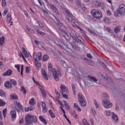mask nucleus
I'll return each mask as SVG.
<instances>
[{
    "label": "nucleus",
    "mask_w": 125,
    "mask_h": 125,
    "mask_svg": "<svg viewBox=\"0 0 125 125\" xmlns=\"http://www.w3.org/2000/svg\"><path fill=\"white\" fill-rule=\"evenodd\" d=\"M24 110L25 112H29V111H33V110H34V108L31 106H29L28 107H25Z\"/></svg>",
    "instance_id": "nucleus-30"
},
{
    "label": "nucleus",
    "mask_w": 125,
    "mask_h": 125,
    "mask_svg": "<svg viewBox=\"0 0 125 125\" xmlns=\"http://www.w3.org/2000/svg\"><path fill=\"white\" fill-rule=\"evenodd\" d=\"M31 121H32V124H37V123H38V119H37V117L32 115Z\"/></svg>",
    "instance_id": "nucleus-16"
},
{
    "label": "nucleus",
    "mask_w": 125,
    "mask_h": 125,
    "mask_svg": "<svg viewBox=\"0 0 125 125\" xmlns=\"http://www.w3.org/2000/svg\"><path fill=\"white\" fill-rule=\"evenodd\" d=\"M14 109H15V110H16L18 113L20 112V109L17 107V106H15Z\"/></svg>",
    "instance_id": "nucleus-62"
},
{
    "label": "nucleus",
    "mask_w": 125,
    "mask_h": 125,
    "mask_svg": "<svg viewBox=\"0 0 125 125\" xmlns=\"http://www.w3.org/2000/svg\"><path fill=\"white\" fill-rule=\"evenodd\" d=\"M121 31V27L119 26H116L114 28V32L115 33H119Z\"/></svg>",
    "instance_id": "nucleus-32"
},
{
    "label": "nucleus",
    "mask_w": 125,
    "mask_h": 125,
    "mask_svg": "<svg viewBox=\"0 0 125 125\" xmlns=\"http://www.w3.org/2000/svg\"><path fill=\"white\" fill-rule=\"evenodd\" d=\"M111 115L112 120H114L115 122H118L119 121L118 115H116L114 112H111Z\"/></svg>",
    "instance_id": "nucleus-12"
},
{
    "label": "nucleus",
    "mask_w": 125,
    "mask_h": 125,
    "mask_svg": "<svg viewBox=\"0 0 125 125\" xmlns=\"http://www.w3.org/2000/svg\"><path fill=\"white\" fill-rule=\"evenodd\" d=\"M6 17V22L7 23H8V24H9V23L11 22V20H12V18L11 17V14L10 13H8Z\"/></svg>",
    "instance_id": "nucleus-11"
},
{
    "label": "nucleus",
    "mask_w": 125,
    "mask_h": 125,
    "mask_svg": "<svg viewBox=\"0 0 125 125\" xmlns=\"http://www.w3.org/2000/svg\"><path fill=\"white\" fill-rule=\"evenodd\" d=\"M63 102L64 103V105L66 108V109H70V105H68V103L66 102V101H63Z\"/></svg>",
    "instance_id": "nucleus-38"
},
{
    "label": "nucleus",
    "mask_w": 125,
    "mask_h": 125,
    "mask_svg": "<svg viewBox=\"0 0 125 125\" xmlns=\"http://www.w3.org/2000/svg\"><path fill=\"white\" fill-rule=\"evenodd\" d=\"M38 33L40 34L41 36H44V35H45V33H44V32L40 31V30H38Z\"/></svg>",
    "instance_id": "nucleus-49"
},
{
    "label": "nucleus",
    "mask_w": 125,
    "mask_h": 125,
    "mask_svg": "<svg viewBox=\"0 0 125 125\" xmlns=\"http://www.w3.org/2000/svg\"><path fill=\"white\" fill-rule=\"evenodd\" d=\"M105 114L107 117H109V116H111V112L110 110L105 111Z\"/></svg>",
    "instance_id": "nucleus-51"
},
{
    "label": "nucleus",
    "mask_w": 125,
    "mask_h": 125,
    "mask_svg": "<svg viewBox=\"0 0 125 125\" xmlns=\"http://www.w3.org/2000/svg\"><path fill=\"white\" fill-rule=\"evenodd\" d=\"M41 94H42V95L43 97H44V98H46V92L45 91L44 89H43V90H42V91H41Z\"/></svg>",
    "instance_id": "nucleus-34"
},
{
    "label": "nucleus",
    "mask_w": 125,
    "mask_h": 125,
    "mask_svg": "<svg viewBox=\"0 0 125 125\" xmlns=\"http://www.w3.org/2000/svg\"><path fill=\"white\" fill-rule=\"evenodd\" d=\"M50 7L54 12H55V14L57 15H59V12L58 11V9H57V8L54 6V5L52 4H50Z\"/></svg>",
    "instance_id": "nucleus-8"
},
{
    "label": "nucleus",
    "mask_w": 125,
    "mask_h": 125,
    "mask_svg": "<svg viewBox=\"0 0 125 125\" xmlns=\"http://www.w3.org/2000/svg\"><path fill=\"white\" fill-rule=\"evenodd\" d=\"M0 96L3 98H5L6 97V93L3 90L0 89Z\"/></svg>",
    "instance_id": "nucleus-18"
},
{
    "label": "nucleus",
    "mask_w": 125,
    "mask_h": 125,
    "mask_svg": "<svg viewBox=\"0 0 125 125\" xmlns=\"http://www.w3.org/2000/svg\"><path fill=\"white\" fill-rule=\"evenodd\" d=\"M13 72L11 69H8L6 71H5L4 73L2 74V76L4 77H6V76H11L12 75Z\"/></svg>",
    "instance_id": "nucleus-10"
},
{
    "label": "nucleus",
    "mask_w": 125,
    "mask_h": 125,
    "mask_svg": "<svg viewBox=\"0 0 125 125\" xmlns=\"http://www.w3.org/2000/svg\"><path fill=\"white\" fill-rule=\"evenodd\" d=\"M70 22H71V24L73 27H74V28H76V27H78V25H77L78 22L75 20H74V19L71 20Z\"/></svg>",
    "instance_id": "nucleus-21"
},
{
    "label": "nucleus",
    "mask_w": 125,
    "mask_h": 125,
    "mask_svg": "<svg viewBox=\"0 0 125 125\" xmlns=\"http://www.w3.org/2000/svg\"><path fill=\"white\" fill-rule=\"evenodd\" d=\"M73 40H74V41H75V42H78V43H81V42H80V40H79V39H78V37L75 36V38H74L73 39Z\"/></svg>",
    "instance_id": "nucleus-46"
},
{
    "label": "nucleus",
    "mask_w": 125,
    "mask_h": 125,
    "mask_svg": "<svg viewBox=\"0 0 125 125\" xmlns=\"http://www.w3.org/2000/svg\"><path fill=\"white\" fill-rule=\"evenodd\" d=\"M88 78L90 79L91 82H94V83H96L98 80L96 79V78L94 77H93L91 75L88 76Z\"/></svg>",
    "instance_id": "nucleus-14"
},
{
    "label": "nucleus",
    "mask_w": 125,
    "mask_h": 125,
    "mask_svg": "<svg viewBox=\"0 0 125 125\" xmlns=\"http://www.w3.org/2000/svg\"><path fill=\"white\" fill-rule=\"evenodd\" d=\"M7 12H8V8H6L4 10L3 15L4 16H5V15H6V14H7Z\"/></svg>",
    "instance_id": "nucleus-41"
},
{
    "label": "nucleus",
    "mask_w": 125,
    "mask_h": 125,
    "mask_svg": "<svg viewBox=\"0 0 125 125\" xmlns=\"http://www.w3.org/2000/svg\"><path fill=\"white\" fill-rule=\"evenodd\" d=\"M76 3L77 5H78V6H79V5H81L82 4V2H81V0H76Z\"/></svg>",
    "instance_id": "nucleus-53"
},
{
    "label": "nucleus",
    "mask_w": 125,
    "mask_h": 125,
    "mask_svg": "<svg viewBox=\"0 0 125 125\" xmlns=\"http://www.w3.org/2000/svg\"><path fill=\"white\" fill-rule=\"evenodd\" d=\"M125 14V6L122 5L120 6L119 8L117 9L116 11H115L114 13V16L115 17H121L122 15H124Z\"/></svg>",
    "instance_id": "nucleus-3"
},
{
    "label": "nucleus",
    "mask_w": 125,
    "mask_h": 125,
    "mask_svg": "<svg viewBox=\"0 0 125 125\" xmlns=\"http://www.w3.org/2000/svg\"><path fill=\"white\" fill-rule=\"evenodd\" d=\"M21 90L24 94H26L27 91L26 90V89H25V87H24V86H21Z\"/></svg>",
    "instance_id": "nucleus-35"
},
{
    "label": "nucleus",
    "mask_w": 125,
    "mask_h": 125,
    "mask_svg": "<svg viewBox=\"0 0 125 125\" xmlns=\"http://www.w3.org/2000/svg\"><path fill=\"white\" fill-rule=\"evenodd\" d=\"M90 122L92 125H94V121L93 120V119H92V118L90 119Z\"/></svg>",
    "instance_id": "nucleus-63"
},
{
    "label": "nucleus",
    "mask_w": 125,
    "mask_h": 125,
    "mask_svg": "<svg viewBox=\"0 0 125 125\" xmlns=\"http://www.w3.org/2000/svg\"><path fill=\"white\" fill-rule=\"evenodd\" d=\"M11 99L17 100L18 99V96L15 94H12L10 95Z\"/></svg>",
    "instance_id": "nucleus-22"
},
{
    "label": "nucleus",
    "mask_w": 125,
    "mask_h": 125,
    "mask_svg": "<svg viewBox=\"0 0 125 125\" xmlns=\"http://www.w3.org/2000/svg\"><path fill=\"white\" fill-rule=\"evenodd\" d=\"M56 100L59 103V104L61 105V107H64V104L62 103V102L59 100L58 98H56Z\"/></svg>",
    "instance_id": "nucleus-36"
},
{
    "label": "nucleus",
    "mask_w": 125,
    "mask_h": 125,
    "mask_svg": "<svg viewBox=\"0 0 125 125\" xmlns=\"http://www.w3.org/2000/svg\"><path fill=\"white\" fill-rule=\"evenodd\" d=\"M67 49H64L63 50V52L64 53H69V50H70V49H69V47H67Z\"/></svg>",
    "instance_id": "nucleus-56"
},
{
    "label": "nucleus",
    "mask_w": 125,
    "mask_h": 125,
    "mask_svg": "<svg viewBox=\"0 0 125 125\" xmlns=\"http://www.w3.org/2000/svg\"><path fill=\"white\" fill-rule=\"evenodd\" d=\"M25 123L26 125H33V121L31 118V115H28L25 118Z\"/></svg>",
    "instance_id": "nucleus-7"
},
{
    "label": "nucleus",
    "mask_w": 125,
    "mask_h": 125,
    "mask_svg": "<svg viewBox=\"0 0 125 125\" xmlns=\"http://www.w3.org/2000/svg\"><path fill=\"white\" fill-rule=\"evenodd\" d=\"M72 115L75 119H78L79 118V116H78V114H77V113H76L75 111H74L72 113Z\"/></svg>",
    "instance_id": "nucleus-39"
},
{
    "label": "nucleus",
    "mask_w": 125,
    "mask_h": 125,
    "mask_svg": "<svg viewBox=\"0 0 125 125\" xmlns=\"http://www.w3.org/2000/svg\"><path fill=\"white\" fill-rule=\"evenodd\" d=\"M80 42H81V43H83V45L85 44V42H84V40H83V39L80 40Z\"/></svg>",
    "instance_id": "nucleus-61"
},
{
    "label": "nucleus",
    "mask_w": 125,
    "mask_h": 125,
    "mask_svg": "<svg viewBox=\"0 0 125 125\" xmlns=\"http://www.w3.org/2000/svg\"><path fill=\"white\" fill-rule=\"evenodd\" d=\"M42 74L44 78L46 79V80H48V77H47V74L46 73V72H45V70L43 69V68L42 69Z\"/></svg>",
    "instance_id": "nucleus-13"
},
{
    "label": "nucleus",
    "mask_w": 125,
    "mask_h": 125,
    "mask_svg": "<svg viewBox=\"0 0 125 125\" xmlns=\"http://www.w3.org/2000/svg\"><path fill=\"white\" fill-rule=\"evenodd\" d=\"M91 13L93 15V17L96 19H100L102 17V13L100 10L92 9L91 11Z\"/></svg>",
    "instance_id": "nucleus-4"
},
{
    "label": "nucleus",
    "mask_w": 125,
    "mask_h": 125,
    "mask_svg": "<svg viewBox=\"0 0 125 125\" xmlns=\"http://www.w3.org/2000/svg\"><path fill=\"white\" fill-rule=\"evenodd\" d=\"M29 104L30 105H35V104H36V100H35V99H34V98H32L29 100Z\"/></svg>",
    "instance_id": "nucleus-24"
},
{
    "label": "nucleus",
    "mask_w": 125,
    "mask_h": 125,
    "mask_svg": "<svg viewBox=\"0 0 125 125\" xmlns=\"http://www.w3.org/2000/svg\"><path fill=\"white\" fill-rule=\"evenodd\" d=\"M33 59L35 62H37V61H38V56L37 55V53H34Z\"/></svg>",
    "instance_id": "nucleus-33"
},
{
    "label": "nucleus",
    "mask_w": 125,
    "mask_h": 125,
    "mask_svg": "<svg viewBox=\"0 0 125 125\" xmlns=\"http://www.w3.org/2000/svg\"><path fill=\"white\" fill-rule=\"evenodd\" d=\"M3 43H4V37L2 36L0 38V45L2 46V45H3Z\"/></svg>",
    "instance_id": "nucleus-26"
},
{
    "label": "nucleus",
    "mask_w": 125,
    "mask_h": 125,
    "mask_svg": "<svg viewBox=\"0 0 125 125\" xmlns=\"http://www.w3.org/2000/svg\"><path fill=\"white\" fill-rule=\"evenodd\" d=\"M70 35L71 36V37L72 39L77 37V34H76V32H75V31H72L70 32Z\"/></svg>",
    "instance_id": "nucleus-28"
},
{
    "label": "nucleus",
    "mask_w": 125,
    "mask_h": 125,
    "mask_svg": "<svg viewBox=\"0 0 125 125\" xmlns=\"http://www.w3.org/2000/svg\"><path fill=\"white\" fill-rule=\"evenodd\" d=\"M48 58H49V57L47 55V54H45L43 56L42 60L43 61H47V60H48Z\"/></svg>",
    "instance_id": "nucleus-31"
},
{
    "label": "nucleus",
    "mask_w": 125,
    "mask_h": 125,
    "mask_svg": "<svg viewBox=\"0 0 125 125\" xmlns=\"http://www.w3.org/2000/svg\"><path fill=\"white\" fill-rule=\"evenodd\" d=\"M101 4H103V3L100 2V1H96L95 2V5L96 7H99Z\"/></svg>",
    "instance_id": "nucleus-27"
},
{
    "label": "nucleus",
    "mask_w": 125,
    "mask_h": 125,
    "mask_svg": "<svg viewBox=\"0 0 125 125\" xmlns=\"http://www.w3.org/2000/svg\"><path fill=\"white\" fill-rule=\"evenodd\" d=\"M10 115L11 116V119L12 121H14L16 119V111L14 109H12L10 111Z\"/></svg>",
    "instance_id": "nucleus-9"
},
{
    "label": "nucleus",
    "mask_w": 125,
    "mask_h": 125,
    "mask_svg": "<svg viewBox=\"0 0 125 125\" xmlns=\"http://www.w3.org/2000/svg\"><path fill=\"white\" fill-rule=\"evenodd\" d=\"M106 13L107 15H109V16H111V15H112V13L111 12V11H110V10H108L106 12Z\"/></svg>",
    "instance_id": "nucleus-58"
},
{
    "label": "nucleus",
    "mask_w": 125,
    "mask_h": 125,
    "mask_svg": "<svg viewBox=\"0 0 125 125\" xmlns=\"http://www.w3.org/2000/svg\"><path fill=\"white\" fill-rule=\"evenodd\" d=\"M4 86L5 87H12V84H11V83L9 82V81H6V82L4 83Z\"/></svg>",
    "instance_id": "nucleus-20"
},
{
    "label": "nucleus",
    "mask_w": 125,
    "mask_h": 125,
    "mask_svg": "<svg viewBox=\"0 0 125 125\" xmlns=\"http://www.w3.org/2000/svg\"><path fill=\"white\" fill-rule=\"evenodd\" d=\"M38 60L39 61L42 60V53H41V52L38 53Z\"/></svg>",
    "instance_id": "nucleus-47"
},
{
    "label": "nucleus",
    "mask_w": 125,
    "mask_h": 125,
    "mask_svg": "<svg viewBox=\"0 0 125 125\" xmlns=\"http://www.w3.org/2000/svg\"><path fill=\"white\" fill-rule=\"evenodd\" d=\"M25 72H26V74H29V73H30V67L26 66V69H25Z\"/></svg>",
    "instance_id": "nucleus-50"
},
{
    "label": "nucleus",
    "mask_w": 125,
    "mask_h": 125,
    "mask_svg": "<svg viewBox=\"0 0 125 125\" xmlns=\"http://www.w3.org/2000/svg\"><path fill=\"white\" fill-rule=\"evenodd\" d=\"M48 70L50 72H52L53 74V77L55 80V81H57V82H58L59 81V78L61 77V72L59 69L58 70H56L55 68H52V64L51 63H50L48 64Z\"/></svg>",
    "instance_id": "nucleus-1"
},
{
    "label": "nucleus",
    "mask_w": 125,
    "mask_h": 125,
    "mask_svg": "<svg viewBox=\"0 0 125 125\" xmlns=\"http://www.w3.org/2000/svg\"><path fill=\"white\" fill-rule=\"evenodd\" d=\"M22 53L24 54L25 57L26 58H28L29 57V55H28V53H27V51H26V50H25V48L24 47L22 48Z\"/></svg>",
    "instance_id": "nucleus-25"
},
{
    "label": "nucleus",
    "mask_w": 125,
    "mask_h": 125,
    "mask_svg": "<svg viewBox=\"0 0 125 125\" xmlns=\"http://www.w3.org/2000/svg\"><path fill=\"white\" fill-rule=\"evenodd\" d=\"M18 107L21 111H23L24 110V108L23 107V106H22L21 104L18 106Z\"/></svg>",
    "instance_id": "nucleus-59"
},
{
    "label": "nucleus",
    "mask_w": 125,
    "mask_h": 125,
    "mask_svg": "<svg viewBox=\"0 0 125 125\" xmlns=\"http://www.w3.org/2000/svg\"><path fill=\"white\" fill-rule=\"evenodd\" d=\"M70 68H72V70L73 71V70H74V69H75V64H74V63L71 62L70 63Z\"/></svg>",
    "instance_id": "nucleus-52"
},
{
    "label": "nucleus",
    "mask_w": 125,
    "mask_h": 125,
    "mask_svg": "<svg viewBox=\"0 0 125 125\" xmlns=\"http://www.w3.org/2000/svg\"><path fill=\"white\" fill-rule=\"evenodd\" d=\"M35 63H36L37 67H41V66H42V63L38 61H36V62H35Z\"/></svg>",
    "instance_id": "nucleus-45"
},
{
    "label": "nucleus",
    "mask_w": 125,
    "mask_h": 125,
    "mask_svg": "<svg viewBox=\"0 0 125 125\" xmlns=\"http://www.w3.org/2000/svg\"><path fill=\"white\" fill-rule=\"evenodd\" d=\"M88 32L89 33H90V34H94V32H93V31L91 30V29H88Z\"/></svg>",
    "instance_id": "nucleus-64"
},
{
    "label": "nucleus",
    "mask_w": 125,
    "mask_h": 125,
    "mask_svg": "<svg viewBox=\"0 0 125 125\" xmlns=\"http://www.w3.org/2000/svg\"><path fill=\"white\" fill-rule=\"evenodd\" d=\"M69 44H70V45H71V46H72V48H77V46H76L75 43H74L73 42H69Z\"/></svg>",
    "instance_id": "nucleus-44"
},
{
    "label": "nucleus",
    "mask_w": 125,
    "mask_h": 125,
    "mask_svg": "<svg viewBox=\"0 0 125 125\" xmlns=\"http://www.w3.org/2000/svg\"><path fill=\"white\" fill-rule=\"evenodd\" d=\"M102 64L103 65V68H104V69H108V67H107V66L106 65H105V63H104V62H102Z\"/></svg>",
    "instance_id": "nucleus-60"
},
{
    "label": "nucleus",
    "mask_w": 125,
    "mask_h": 125,
    "mask_svg": "<svg viewBox=\"0 0 125 125\" xmlns=\"http://www.w3.org/2000/svg\"><path fill=\"white\" fill-rule=\"evenodd\" d=\"M83 123L84 124V125H86L88 124V122H87V121H86V120L85 119H83Z\"/></svg>",
    "instance_id": "nucleus-55"
},
{
    "label": "nucleus",
    "mask_w": 125,
    "mask_h": 125,
    "mask_svg": "<svg viewBox=\"0 0 125 125\" xmlns=\"http://www.w3.org/2000/svg\"><path fill=\"white\" fill-rule=\"evenodd\" d=\"M73 19H74L73 18V16L72 15L68 16L67 20H68V21L70 22H71V20Z\"/></svg>",
    "instance_id": "nucleus-43"
},
{
    "label": "nucleus",
    "mask_w": 125,
    "mask_h": 125,
    "mask_svg": "<svg viewBox=\"0 0 125 125\" xmlns=\"http://www.w3.org/2000/svg\"><path fill=\"white\" fill-rule=\"evenodd\" d=\"M75 84H72V90L74 92V93H76V89H75Z\"/></svg>",
    "instance_id": "nucleus-57"
},
{
    "label": "nucleus",
    "mask_w": 125,
    "mask_h": 125,
    "mask_svg": "<svg viewBox=\"0 0 125 125\" xmlns=\"http://www.w3.org/2000/svg\"><path fill=\"white\" fill-rule=\"evenodd\" d=\"M4 105H5V102L0 99V107L4 106Z\"/></svg>",
    "instance_id": "nucleus-37"
},
{
    "label": "nucleus",
    "mask_w": 125,
    "mask_h": 125,
    "mask_svg": "<svg viewBox=\"0 0 125 125\" xmlns=\"http://www.w3.org/2000/svg\"><path fill=\"white\" fill-rule=\"evenodd\" d=\"M74 106L75 109H76L77 111H78V112H81V111H82V109H81L80 106H79V105H78V104L75 103Z\"/></svg>",
    "instance_id": "nucleus-23"
},
{
    "label": "nucleus",
    "mask_w": 125,
    "mask_h": 125,
    "mask_svg": "<svg viewBox=\"0 0 125 125\" xmlns=\"http://www.w3.org/2000/svg\"><path fill=\"white\" fill-rule=\"evenodd\" d=\"M49 114L50 115V116H51V117L52 119H55V115L54 114V113H53V112H52L51 109H50L49 110Z\"/></svg>",
    "instance_id": "nucleus-29"
},
{
    "label": "nucleus",
    "mask_w": 125,
    "mask_h": 125,
    "mask_svg": "<svg viewBox=\"0 0 125 125\" xmlns=\"http://www.w3.org/2000/svg\"><path fill=\"white\" fill-rule=\"evenodd\" d=\"M77 28L78 29H79V30H80L81 34L84 35V37L87 38V36L86 35V34H85V31L83 29L80 27V26H77Z\"/></svg>",
    "instance_id": "nucleus-19"
},
{
    "label": "nucleus",
    "mask_w": 125,
    "mask_h": 125,
    "mask_svg": "<svg viewBox=\"0 0 125 125\" xmlns=\"http://www.w3.org/2000/svg\"><path fill=\"white\" fill-rule=\"evenodd\" d=\"M6 4V2L5 1V0H2V7H5V5Z\"/></svg>",
    "instance_id": "nucleus-48"
},
{
    "label": "nucleus",
    "mask_w": 125,
    "mask_h": 125,
    "mask_svg": "<svg viewBox=\"0 0 125 125\" xmlns=\"http://www.w3.org/2000/svg\"><path fill=\"white\" fill-rule=\"evenodd\" d=\"M78 101L80 102V105L82 106V107H85L86 106V101L84 99V97L81 93H79L78 95Z\"/></svg>",
    "instance_id": "nucleus-5"
},
{
    "label": "nucleus",
    "mask_w": 125,
    "mask_h": 125,
    "mask_svg": "<svg viewBox=\"0 0 125 125\" xmlns=\"http://www.w3.org/2000/svg\"><path fill=\"white\" fill-rule=\"evenodd\" d=\"M102 102L104 103V108L108 109V108H111L113 106V104L110 103V100H109V96L108 94L104 93L103 94V99L102 100Z\"/></svg>",
    "instance_id": "nucleus-2"
},
{
    "label": "nucleus",
    "mask_w": 125,
    "mask_h": 125,
    "mask_svg": "<svg viewBox=\"0 0 125 125\" xmlns=\"http://www.w3.org/2000/svg\"><path fill=\"white\" fill-rule=\"evenodd\" d=\"M94 103L96 107V108H99V105L98 104V103H97V102L96 100L94 101Z\"/></svg>",
    "instance_id": "nucleus-54"
},
{
    "label": "nucleus",
    "mask_w": 125,
    "mask_h": 125,
    "mask_svg": "<svg viewBox=\"0 0 125 125\" xmlns=\"http://www.w3.org/2000/svg\"><path fill=\"white\" fill-rule=\"evenodd\" d=\"M39 120L42 122V123H43L44 125H47V122H46V120L44 119V117L42 116H39Z\"/></svg>",
    "instance_id": "nucleus-15"
},
{
    "label": "nucleus",
    "mask_w": 125,
    "mask_h": 125,
    "mask_svg": "<svg viewBox=\"0 0 125 125\" xmlns=\"http://www.w3.org/2000/svg\"><path fill=\"white\" fill-rule=\"evenodd\" d=\"M11 82L14 85H17V82H16V81L15 80L11 79Z\"/></svg>",
    "instance_id": "nucleus-42"
},
{
    "label": "nucleus",
    "mask_w": 125,
    "mask_h": 125,
    "mask_svg": "<svg viewBox=\"0 0 125 125\" xmlns=\"http://www.w3.org/2000/svg\"><path fill=\"white\" fill-rule=\"evenodd\" d=\"M61 89L62 91H61L62 93V95L63 98H66L68 99V96L64 93H68V88H67V87L63 84H61Z\"/></svg>",
    "instance_id": "nucleus-6"
},
{
    "label": "nucleus",
    "mask_w": 125,
    "mask_h": 125,
    "mask_svg": "<svg viewBox=\"0 0 125 125\" xmlns=\"http://www.w3.org/2000/svg\"><path fill=\"white\" fill-rule=\"evenodd\" d=\"M42 106L43 111L44 113H46V112H47V109H46V104L44 102H42Z\"/></svg>",
    "instance_id": "nucleus-17"
},
{
    "label": "nucleus",
    "mask_w": 125,
    "mask_h": 125,
    "mask_svg": "<svg viewBox=\"0 0 125 125\" xmlns=\"http://www.w3.org/2000/svg\"><path fill=\"white\" fill-rule=\"evenodd\" d=\"M7 111V108H4V109H3L2 114H3L4 118H5V116L6 115V111Z\"/></svg>",
    "instance_id": "nucleus-40"
}]
</instances>
